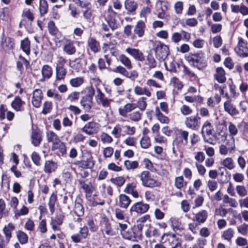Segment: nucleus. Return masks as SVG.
<instances>
[{
	"mask_svg": "<svg viewBox=\"0 0 248 248\" xmlns=\"http://www.w3.org/2000/svg\"><path fill=\"white\" fill-rule=\"evenodd\" d=\"M185 59L192 66L199 70H202L207 65L205 54L202 51L194 53H189L185 56Z\"/></svg>",
	"mask_w": 248,
	"mask_h": 248,
	"instance_id": "obj_1",
	"label": "nucleus"
},
{
	"mask_svg": "<svg viewBox=\"0 0 248 248\" xmlns=\"http://www.w3.org/2000/svg\"><path fill=\"white\" fill-rule=\"evenodd\" d=\"M153 50L155 52L156 59L160 61L165 60L169 54L168 46L160 42L154 44Z\"/></svg>",
	"mask_w": 248,
	"mask_h": 248,
	"instance_id": "obj_2",
	"label": "nucleus"
},
{
	"mask_svg": "<svg viewBox=\"0 0 248 248\" xmlns=\"http://www.w3.org/2000/svg\"><path fill=\"white\" fill-rule=\"evenodd\" d=\"M188 131L182 129H177L175 131V138L173 141V146L180 148L184 144L186 145L188 142Z\"/></svg>",
	"mask_w": 248,
	"mask_h": 248,
	"instance_id": "obj_3",
	"label": "nucleus"
},
{
	"mask_svg": "<svg viewBox=\"0 0 248 248\" xmlns=\"http://www.w3.org/2000/svg\"><path fill=\"white\" fill-rule=\"evenodd\" d=\"M213 126L211 123L206 121L202 125V134L203 138L204 141L207 142L211 144H214L215 141L217 140L216 136L213 135V138L208 137L212 135Z\"/></svg>",
	"mask_w": 248,
	"mask_h": 248,
	"instance_id": "obj_4",
	"label": "nucleus"
},
{
	"mask_svg": "<svg viewBox=\"0 0 248 248\" xmlns=\"http://www.w3.org/2000/svg\"><path fill=\"white\" fill-rule=\"evenodd\" d=\"M140 177L143 186L149 187L159 186L161 183L151 177V173L147 170L143 171Z\"/></svg>",
	"mask_w": 248,
	"mask_h": 248,
	"instance_id": "obj_5",
	"label": "nucleus"
},
{
	"mask_svg": "<svg viewBox=\"0 0 248 248\" xmlns=\"http://www.w3.org/2000/svg\"><path fill=\"white\" fill-rule=\"evenodd\" d=\"M238 42L234 48V51L238 56L241 58L248 57V42L241 37L238 38Z\"/></svg>",
	"mask_w": 248,
	"mask_h": 248,
	"instance_id": "obj_6",
	"label": "nucleus"
},
{
	"mask_svg": "<svg viewBox=\"0 0 248 248\" xmlns=\"http://www.w3.org/2000/svg\"><path fill=\"white\" fill-rule=\"evenodd\" d=\"M186 126L193 130H198L201 125V118L198 116H191L186 117L185 121Z\"/></svg>",
	"mask_w": 248,
	"mask_h": 248,
	"instance_id": "obj_7",
	"label": "nucleus"
},
{
	"mask_svg": "<svg viewBox=\"0 0 248 248\" xmlns=\"http://www.w3.org/2000/svg\"><path fill=\"white\" fill-rule=\"evenodd\" d=\"M99 129V124L92 121L87 123L81 129V130L89 135H91L98 132Z\"/></svg>",
	"mask_w": 248,
	"mask_h": 248,
	"instance_id": "obj_8",
	"label": "nucleus"
},
{
	"mask_svg": "<svg viewBox=\"0 0 248 248\" xmlns=\"http://www.w3.org/2000/svg\"><path fill=\"white\" fill-rule=\"evenodd\" d=\"M117 13L114 12L113 10L110 11L108 10V14L105 17L106 20L107 22L108 27L112 30L114 31L118 28L119 24L116 22V16Z\"/></svg>",
	"mask_w": 248,
	"mask_h": 248,
	"instance_id": "obj_9",
	"label": "nucleus"
},
{
	"mask_svg": "<svg viewBox=\"0 0 248 248\" xmlns=\"http://www.w3.org/2000/svg\"><path fill=\"white\" fill-rule=\"evenodd\" d=\"M149 208L148 204L144 203L142 202H137L134 203L130 208V211L131 213L135 212L138 214L146 213Z\"/></svg>",
	"mask_w": 248,
	"mask_h": 248,
	"instance_id": "obj_10",
	"label": "nucleus"
},
{
	"mask_svg": "<svg viewBox=\"0 0 248 248\" xmlns=\"http://www.w3.org/2000/svg\"><path fill=\"white\" fill-rule=\"evenodd\" d=\"M31 142L35 147L39 146L42 141V132L39 129H32L31 135Z\"/></svg>",
	"mask_w": 248,
	"mask_h": 248,
	"instance_id": "obj_11",
	"label": "nucleus"
},
{
	"mask_svg": "<svg viewBox=\"0 0 248 248\" xmlns=\"http://www.w3.org/2000/svg\"><path fill=\"white\" fill-rule=\"evenodd\" d=\"M51 150L53 151H58L59 153V156L66 157L67 155V150L65 143L61 140L56 143L52 144Z\"/></svg>",
	"mask_w": 248,
	"mask_h": 248,
	"instance_id": "obj_12",
	"label": "nucleus"
},
{
	"mask_svg": "<svg viewBox=\"0 0 248 248\" xmlns=\"http://www.w3.org/2000/svg\"><path fill=\"white\" fill-rule=\"evenodd\" d=\"M223 107L225 111L232 116H236L239 114L238 109L230 100L224 102Z\"/></svg>",
	"mask_w": 248,
	"mask_h": 248,
	"instance_id": "obj_13",
	"label": "nucleus"
},
{
	"mask_svg": "<svg viewBox=\"0 0 248 248\" xmlns=\"http://www.w3.org/2000/svg\"><path fill=\"white\" fill-rule=\"evenodd\" d=\"M138 6L137 2L134 0H125L124 1V7L128 15H135Z\"/></svg>",
	"mask_w": 248,
	"mask_h": 248,
	"instance_id": "obj_14",
	"label": "nucleus"
},
{
	"mask_svg": "<svg viewBox=\"0 0 248 248\" xmlns=\"http://www.w3.org/2000/svg\"><path fill=\"white\" fill-rule=\"evenodd\" d=\"M18 59L19 60L16 62V69L19 72L20 74L22 75L24 71L23 64L25 65L26 68L27 69L30 65V62L21 55L19 56Z\"/></svg>",
	"mask_w": 248,
	"mask_h": 248,
	"instance_id": "obj_15",
	"label": "nucleus"
},
{
	"mask_svg": "<svg viewBox=\"0 0 248 248\" xmlns=\"http://www.w3.org/2000/svg\"><path fill=\"white\" fill-rule=\"evenodd\" d=\"M126 51L136 60L142 62L145 59L143 53L138 49L128 47Z\"/></svg>",
	"mask_w": 248,
	"mask_h": 248,
	"instance_id": "obj_16",
	"label": "nucleus"
},
{
	"mask_svg": "<svg viewBox=\"0 0 248 248\" xmlns=\"http://www.w3.org/2000/svg\"><path fill=\"white\" fill-rule=\"evenodd\" d=\"M63 216L59 215H57L54 218H51L50 224L53 231H58L60 229V226L63 222Z\"/></svg>",
	"mask_w": 248,
	"mask_h": 248,
	"instance_id": "obj_17",
	"label": "nucleus"
},
{
	"mask_svg": "<svg viewBox=\"0 0 248 248\" xmlns=\"http://www.w3.org/2000/svg\"><path fill=\"white\" fill-rule=\"evenodd\" d=\"M25 102L22 101L21 97L16 96L11 103V107L16 111H22L24 110V105Z\"/></svg>",
	"mask_w": 248,
	"mask_h": 248,
	"instance_id": "obj_18",
	"label": "nucleus"
},
{
	"mask_svg": "<svg viewBox=\"0 0 248 248\" xmlns=\"http://www.w3.org/2000/svg\"><path fill=\"white\" fill-rule=\"evenodd\" d=\"M145 27V23L142 20H139L134 27V34L140 38L143 37L144 34Z\"/></svg>",
	"mask_w": 248,
	"mask_h": 248,
	"instance_id": "obj_19",
	"label": "nucleus"
},
{
	"mask_svg": "<svg viewBox=\"0 0 248 248\" xmlns=\"http://www.w3.org/2000/svg\"><path fill=\"white\" fill-rule=\"evenodd\" d=\"M3 49L5 51H8L13 49L15 46V40L10 37H6L1 43Z\"/></svg>",
	"mask_w": 248,
	"mask_h": 248,
	"instance_id": "obj_20",
	"label": "nucleus"
},
{
	"mask_svg": "<svg viewBox=\"0 0 248 248\" xmlns=\"http://www.w3.org/2000/svg\"><path fill=\"white\" fill-rule=\"evenodd\" d=\"M94 165L93 158L92 155L90 153L87 154V155L83 156L82 159V169H92Z\"/></svg>",
	"mask_w": 248,
	"mask_h": 248,
	"instance_id": "obj_21",
	"label": "nucleus"
},
{
	"mask_svg": "<svg viewBox=\"0 0 248 248\" xmlns=\"http://www.w3.org/2000/svg\"><path fill=\"white\" fill-rule=\"evenodd\" d=\"M136 108V103H127L123 107L119 108V114L123 117H126L127 113Z\"/></svg>",
	"mask_w": 248,
	"mask_h": 248,
	"instance_id": "obj_22",
	"label": "nucleus"
},
{
	"mask_svg": "<svg viewBox=\"0 0 248 248\" xmlns=\"http://www.w3.org/2000/svg\"><path fill=\"white\" fill-rule=\"evenodd\" d=\"M57 169V164L52 160H46L45 162L44 171L45 173L50 174Z\"/></svg>",
	"mask_w": 248,
	"mask_h": 248,
	"instance_id": "obj_23",
	"label": "nucleus"
},
{
	"mask_svg": "<svg viewBox=\"0 0 248 248\" xmlns=\"http://www.w3.org/2000/svg\"><path fill=\"white\" fill-rule=\"evenodd\" d=\"M88 45L92 51L96 53L100 51L101 47L99 42L94 38L90 37L88 40Z\"/></svg>",
	"mask_w": 248,
	"mask_h": 248,
	"instance_id": "obj_24",
	"label": "nucleus"
},
{
	"mask_svg": "<svg viewBox=\"0 0 248 248\" xmlns=\"http://www.w3.org/2000/svg\"><path fill=\"white\" fill-rule=\"evenodd\" d=\"M215 79L219 83H224L226 80L225 77V72L223 68L217 67L216 70V73L214 75Z\"/></svg>",
	"mask_w": 248,
	"mask_h": 248,
	"instance_id": "obj_25",
	"label": "nucleus"
},
{
	"mask_svg": "<svg viewBox=\"0 0 248 248\" xmlns=\"http://www.w3.org/2000/svg\"><path fill=\"white\" fill-rule=\"evenodd\" d=\"M136 184L135 183H128L124 190V192L126 193L131 194L134 198L139 197V193L136 189Z\"/></svg>",
	"mask_w": 248,
	"mask_h": 248,
	"instance_id": "obj_26",
	"label": "nucleus"
},
{
	"mask_svg": "<svg viewBox=\"0 0 248 248\" xmlns=\"http://www.w3.org/2000/svg\"><path fill=\"white\" fill-rule=\"evenodd\" d=\"M123 237L132 242H139L142 240L141 233H122Z\"/></svg>",
	"mask_w": 248,
	"mask_h": 248,
	"instance_id": "obj_27",
	"label": "nucleus"
},
{
	"mask_svg": "<svg viewBox=\"0 0 248 248\" xmlns=\"http://www.w3.org/2000/svg\"><path fill=\"white\" fill-rule=\"evenodd\" d=\"M131 202V200L127 195L121 194L119 195V205L120 207L126 209Z\"/></svg>",
	"mask_w": 248,
	"mask_h": 248,
	"instance_id": "obj_28",
	"label": "nucleus"
},
{
	"mask_svg": "<svg viewBox=\"0 0 248 248\" xmlns=\"http://www.w3.org/2000/svg\"><path fill=\"white\" fill-rule=\"evenodd\" d=\"M20 48L27 55H29L30 54L31 42L28 37H26L21 41Z\"/></svg>",
	"mask_w": 248,
	"mask_h": 248,
	"instance_id": "obj_29",
	"label": "nucleus"
},
{
	"mask_svg": "<svg viewBox=\"0 0 248 248\" xmlns=\"http://www.w3.org/2000/svg\"><path fill=\"white\" fill-rule=\"evenodd\" d=\"M57 201V194L53 192L49 199L48 205L49 209L52 215L55 211V204Z\"/></svg>",
	"mask_w": 248,
	"mask_h": 248,
	"instance_id": "obj_30",
	"label": "nucleus"
},
{
	"mask_svg": "<svg viewBox=\"0 0 248 248\" xmlns=\"http://www.w3.org/2000/svg\"><path fill=\"white\" fill-rule=\"evenodd\" d=\"M63 50L68 55H72L76 52V47L74 45L73 41H70L63 46Z\"/></svg>",
	"mask_w": 248,
	"mask_h": 248,
	"instance_id": "obj_31",
	"label": "nucleus"
},
{
	"mask_svg": "<svg viewBox=\"0 0 248 248\" xmlns=\"http://www.w3.org/2000/svg\"><path fill=\"white\" fill-rule=\"evenodd\" d=\"M74 212L75 214L79 217H82L84 215V209L81 203V200L76 201Z\"/></svg>",
	"mask_w": 248,
	"mask_h": 248,
	"instance_id": "obj_32",
	"label": "nucleus"
},
{
	"mask_svg": "<svg viewBox=\"0 0 248 248\" xmlns=\"http://www.w3.org/2000/svg\"><path fill=\"white\" fill-rule=\"evenodd\" d=\"M21 17L22 18H24L26 20L28 19V21L29 22L30 25L31 24V23L34 20V14L31 12L30 9H24L23 11Z\"/></svg>",
	"mask_w": 248,
	"mask_h": 248,
	"instance_id": "obj_33",
	"label": "nucleus"
},
{
	"mask_svg": "<svg viewBox=\"0 0 248 248\" xmlns=\"http://www.w3.org/2000/svg\"><path fill=\"white\" fill-rule=\"evenodd\" d=\"M56 79L57 80L63 79L67 74L66 69L64 66L56 67Z\"/></svg>",
	"mask_w": 248,
	"mask_h": 248,
	"instance_id": "obj_34",
	"label": "nucleus"
},
{
	"mask_svg": "<svg viewBox=\"0 0 248 248\" xmlns=\"http://www.w3.org/2000/svg\"><path fill=\"white\" fill-rule=\"evenodd\" d=\"M134 91L135 94L138 95L145 94L148 97L151 96V92L146 87L142 88L140 86H136L134 88Z\"/></svg>",
	"mask_w": 248,
	"mask_h": 248,
	"instance_id": "obj_35",
	"label": "nucleus"
},
{
	"mask_svg": "<svg viewBox=\"0 0 248 248\" xmlns=\"http://www.w3.org/2000/svg\"><path fill=\"white\" fill-rule=\"evenodd\" d=\"M48 3L46 0H39V13L41 16H45L48 12Z\"/></svg>",
	"mask_w": 248,
	"mask_h": 248,
	"instance_id": "obj_36",
	"label": "nucleus"
},
{
	"mask_svg": "<svg viewBox=\"0 0 248 248\" xmlns=\"http://www.w3.org/2000/svg\"><path fill=\"white\" fill-rule=\"evenodd\" d=\"M46 137L47 142H51L52 144L60 140L58 136L53 131H47L46 133Z\"/></svg>",
	"mask_w": 248,
	"mask_h": 248,
	"instance_id": "obj_37",
	"label": "nucleus"
},
{
	"mask_svg": "<svg viewBox=\"0 0 248 248\" xmlns=\"http://www.w3.org/2000/svg\"><path fill=\"white\" fill-rule=\"evenodd\" d=\"M171 223V226L174 232L178 231H181L183 229V226L178 218L175 217H171L170 219Z\"/></svg>",
	"mask_w": 248,
	"mask_h": 248,
	"instance_id": "obj_38",
	"label": "nucleus"
},
{
	"mask_svg": "<svg viewBox=\"0 0 248 248\" xmlns=\"http://www.w3.org/2000/svg\"><path fill=\"white\" fill-rule=\"evenodd\" d=\"M208 217V213L205 210L199 212L195 215V219L199 223H204Z\"/></svg>",
	"mask_w": 248,
	"mask_h": 248,
	"instance_id": "obj_39",
	"label": "nucleus"
},
{
	"mask_svg": "<svg viewBox=\"0 0 248 248\" xmlns=\"http://www.w3.org/2000/svg\"><path fill=\"white\" fill-rule=\"evenodd\" d=\"M11 237V233H0V248H5Z\"/></svg>",
	"mask_w": 248,
	"mask_h": 248,
	"instance_id": "obj_40",
	"label": "nucleus"
},
{
	"mask_svg": "<svg viewBox=\"0 0 248 248\" xmlns=\"http://www.w3.org/2000/svg\"><path fill=\"white\" fill-rule=\"evenodd\" d=\"M41 73L43 77L50 78L52 75V69L51 66L46 64L44 65L42 68Z\"/></svg>",
	"mask_w": 248,
	"mask_h": 248,
	"instance_id": "obj_41",
	"label": "nucleus"
},
{
	"mask_svg": "<svg viewBox=\"0 0 248 248\" xmlns=\"http://www.w3.org/2000/svg\"><path fill=\"white\" fill-rule=\"evenodd\" d=\"M48 30L49 34L52 36H57L59 33V30L55 26L53 21H50L48 23Z\"/></svg>",
	"mask_w": 248,
	"mask_h": 248,
	"instance_id": "obj_42",
	"label": "nucleus"
},
{
	"mask_svg": "<svg viewBox=\"0 0 248 248\" xmlns=\"http://www.w3.org/2000/svg\"><path fill=\"white\" fill-rule=\"evenodd\" d=\"M81 187L86 193V196L90 197L93 191V187L91 183L86 184L80 182Z\"/></svg>",
	"mask_w": 248,
	"mask_h": 248,
	"instance_id": "obj_43",
	"label": "nucleus"
},
{
	"mask_svg": "<svg viewBox=\"0 0 248 248\" xmlns=\"http://www.w3.org/2000/svg\"><path fill=\"white\" fill-rule=\"evenodd\" d=\"M119 60L124 64L128 69L132 68L131 61L124 54H121L119 57Z\"/></svg>",
	"mask_w": 248,
	"mask_h": 248,
	"instance_id": "obj_44",
	"label": "nucleus"
},
{
	"mask_svg": "<svg viewBox=\"0 0 248 248\" xmlns=\"http://www.w3.org/2000/svg\"><path fill=\"white\" fill-rule=\"evenodd\" d=\"M124 165L127 170H134L139 167V164L137 161L125 160L124 162Z\"/></svg>",
	"mask_w": 248,
	"mask_h": 248,
	"instance_id": "obj_45",
	"label": "nucleus"
},
{
	"mask_svg": "<svg viewBox=\"0 0 248 248\" xmlns=\"http://www.w3.org/2000/svg\"><path fill=\"white\" fill-rule=\"evenodd\" d=\"M84 82L83 77H77L70 80L69 83L73 87H78L81 86Z\"/></svg>",
	"mask_w": 248,
	"mask_h": 248,
	"instance_id": "obj_46",
	"label": "nucleus"
},
{
	"mask_svg": "<svg viewBox=\"0 0 248 248\" xmlns=\"http://www.w3.org/2000/svg\"><path fill=\"white\" fill-rule=\"evenodd\" d=\"M228 130L230 136L232 137L233 141H234V139L233 137L237 134L238 132V128L232 122H230L228 126Z\"/></svg>",
	"mask_w": 248,
	"mask_h": 248,
	"instance_id": "obj_47",
	"label": "nucleus"
},
{
	"mask_svg": "<svg viewBox=\"0 0 248 248\" xmlns=\"http://www.w3.org/2000/svg\"><path fill=\"white\" fill-rule=\"evenodd\" d=\"M110 181L112 183L116 185L118 187L122 186L125 182V179L122 176L112 178L110 179Z\"/></svg>",
	"mask_w": 248,
	"mask_h": 248,
	"instance_id": "obj_48",
	"label": "nucleus"
},
{
	"mask_svg": "<svg viewBox=\"0 0 248 248\" xmlns=\"http://www.w3.org/2000/svg\"><path fill=\"white\" fill-rule=\"evenodd\" d=\"M140 143L141 147L143 149H147L151 145L150 139L148 136L142 138Z\"/></svg>",
	"mask_w": 248,
	"mask_h": 248,
	"instance_id": "obj_49",
	"label": "nucleus"
},
{
	"mask_svg": "<svg viewBox=\"0 0 248 248\" xmlns=\"http://www.w3.org/2000/svg\"><path fill=\"white\" fill-rule=\"evenodd\" d=\"M146 98L145 97H142L139 100L137 103L136 104V108H139L141 111H143L146 109L147 107Z\"/></svg>",
	"mask_w": 248,
	"mask_h": 248,
	"instance_id": "obj_50",
	"label": "nucleus"
},
{
	"mask_svg": "<svg viewBox=\"0 0 248 248\" xmlns=\"http://www.w3.org/2000/svg\"><path fill=\"white\" fill-rule=\"evenodd\" d=\"M226 127L223 124H219L217 126L216 134L222 137H226L227 134L226 133Z\"/></svg>",
	"mask_w": 248,
	"mask_h": 248,
	"instance_id": "obj_51",
	"label": "nucleus"
},
{
	"mask_svg": "<svg viewBox=\"0 0 248 248\" xmlns=\"http://www.w3.org/2000/svg\"><path fill=\"white\" fill-rule=\"evenodd\" d=\"M31 158L35 165L37 166L41 165V157L37 152H33L31 154Z\"/></svg>",
	"mask_w": 248,
	"mask_h": 248,
	"instance_id": "obj_52",
	"label": "nucleus"
},
{
	"mask_svg": "<svg viewBox=\"0 0 248 248\" xmlns=\"http://www.w3.org/2000/svg\"><path fill=\"white\" fill-rule=\"evenodd\" d=\"M9 8L7 7L0 8V19L4 20L9 16Z\"/></svg>",
	"mask_w": 248,
	"mask_h": 248,
	"instance_id": "obj_53",
	"label": "nucleus"
},
{
	"mask_svg": "<svg viewBox=\"0 0 248 248\" xmlns=\"http://www.w3.org/2000/svg\"><path fill=\"white\" fill-rule=\"evenodd\" d=\"M88 233H76L71 236L72 240L75 243L79 242L82 237L86 238L87 236Z\"/></svg>",
	"mask_w": 248,
	"mask_h": 248,
	"instance_id": "obj_54",
	"label": "nucleus"
},
{
	"mask_svg": "<svg viewBox=\"0 0 248 248\" xmlns=\"http://www.w3.org/2000/svg\"><path fill=\"white\" fill-rule=\"evenodd\" d=\"M171 81L173 86L178 90H181L183 88V85L182 82L178 78L173 77L172 78Z\"/></svg>",
	"mask_w": 248,
	"mask_h": 248,
	"instance_id": "obj_55",
	"label": "nucleus"
},
{
	"mask_svg": "<svg viewBox=\"0 0 248 248\" xmlns=\"http://www.w3.org/2000/svg\"><path fill=\"white\" fill-rule=\"evenodd\" d=\"M147 60L148 61V64L150 69L154 68L156 66V62L151 54H149L147 57Z\"/></svg>",
	"mask_w": 248,
	"mask_h": 248,
	"instance_id": "obj_56",
	"label": "nucleus"
},
{
	"mask_svg": "<svg viewBox=\"0 0 248 248\" xmlns=\"http://www.w3.org/2000/svg\"><path fill=\"white\" fill-rule=\"evenodd\" d=\"M228 213L226 209L222 208V206L218 208H216L215 212V214L217 216H220L221 217H225Z\"/></svg>",
	"mask_w": 248,
	"mask_h": 248,
	"instance_id": "obj_57",
	"label": "nucleus"
},
{
	"mask_svg": "<svg viewBox=\"0 0 248 248\" xmlns=\"http://www.w3.org/2000/svg\"><path fill=\"white\" fill-rule=\"evenodd\" d=\"M222 164L225 167L229 170H232L234 168L233 160L231 158L228 157L225 159L222 162Z\"/></svg>",
	"mask_w": 248,
	"mask_h": 248,
	"instance_id": "obj_58",
	"label": "nucleus"
},
{
	"mask_svg": "<svg viewBox=\"0 0 248 248\" xmlns=\"http://www.w3.org/2000/svg\"><path fill=\"white\" fill-rule=\"evenodd\" d=\"M141 113L138 111L133 112L129 114V118L133 121L138 122L141 119Z\"/></svg>",
	"mask_w": 248,
	"mask_h": 248,
	"instance_id": "obj_59",
	"label": "nucleus"
},
{
	"mask_svg": "<svg viewBox=\"0 0 248 248\" xmlns=\"http://www.w3.org/2000/svg\"><path fill=\"white\" fill-rule=\"evenodd\" d=\"M51 108L52 103L51 102H45L43 105V108L42 111V113L44 114H46L50 111Z\"/></svg>",
	"mask_w": 248,
	"mask_h": 248,
	"instance_id": "obj_60",
	"label": "nucleus"
},
{
	"mask_svg": "<svg viewBox=\"0 0 248 248\" xmlns=\"http://www.w3.org/2000/svg\"><path fill=\"white\" fill-rule=\"evenodd\" d=\"M80 93L78 92H74L71 93L67 97V99L71 102L77 101L79 97Z\"/></svg>",
	"mask_w": 248,
	"mask_h": 248,
	"instance_id": "obj_61",
	"label": "nucleus"
},
{
	"mask_svg": "<svg viewBox=\"0 0 248 248\" xmlns=\"http://www.w3.org/2000/svg\"><path fill=\"white\" fill-rule=\"evenodd\" d=\"M42 98L38 96H32L31 102L33 106L38 108L41 106Z\"/></svg>",
	"mask_w": 248,
	"mask_h": 248,
	"instance_id": "obj_62",
	"label": "nucleus"
},
{
	"mask_svg": "<svg viewBox=\"0 0 248 248\" xmlns=\"http://www.w3.org/2000/svg\"><path fill=\"white\" fill-rule=\"evenodd\" d=\"M112 101V99H108V98L105 97V98L101 99L97 103L98 104H101L104 108H110V104Z\"/></svg>",
	"mask_w": 248,
	"mask_h": 248,
	"instance_id": "obj_63",
	"label": "nucleus"
},
{
	"mask_svg": "<svg viewBox=\"0 0 248 248\" xmlns=\"http://www.w3.org/2000/svg\"><path fill=\"white\" fill-rule=\"evenodd\" d=\"M238 194L241 197H244L247 195V191L243 186H237L236 188Z\"/></svg>",
	"mask_w": 248,
	"mask_h": 248,
	"instance_id": "obj_64",
	"label": "nucleus"
}]
</instances>
